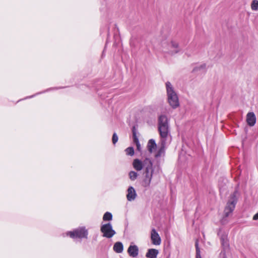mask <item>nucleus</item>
Instances as JSON below:
<instances>
[{"instance_id":"1","label":"nucleus","mask_w":258,"mask_h":258,"mask_svg":"<svg viewBox=\"0 0 258 258\" xmlns=\"http://www.w3.org/2000/svg\"><path fill=\"white\" fill-rule=\"evenodd\" d=\"M167 101L172 108H176L179 106V100L177 92L173 85L169 81L165 83Z\"/></svg>"},{"instance_id":"2","label":"nucleus","mask_w":258,"mask_h":258,"mask_svg":"<svg viewBox=\"0 0 258 258\" xmlns=\"http://www.w3.org/2000/svg\"><path fill=\"white\" fill-rule=\"evenodd\" d=\"M158 129L160 138H168L170 131L168 119L166 115L161 114L159 116Z\"/></svg>"},{"instance_id":"3","label":"nucleus","mask_w":258,"mask_h":258,"mask_svg":"<svg viewBox=\"0 0 258 258\" xmlns=\"http://www.w3.org/2000/svg\"><path fill=\"white\" fill-rule=\"evenodd\" d=\"M144 168L145 169V177L143 180V184L144 186H148L151 183L154 171L153 163L150 159L146 158L145 159Z\"/></svg>"},{"instance_id":"4","label":"nucleus","mask_w":258,"mask_h":258,"mask_svg":"<svg viewBox=\"0 0 258 258\" xmlns=\"http://www.w3.org/2000/svg\"><path fill=\"white\" fill-rule=\"evenodd\" d=\"M237 191L235 190L232 194L230 195V199L227 202L224 211V218L228 217L234 210L235 205L237 202ZM224 219H222V223H224Z\"/></svg>"},{"instance_id":"5","label":"nucleus","mask_w":258,"mask_h":258,"mask_svg":"<svg viewBox=\"0 0 258 258\" xmlns=\"http://www.w3.org/2000/svg\"><path fill=\"white\" fill-rule=\"evenodd\" d=\"M220 237L223 250L220 253V258H226V252L228 251L229 244L226 234L222 233L220 230L218 233Z\"/></svg>"},{"instance_id":"6","label":"nucleus","mask_w":258,"mask_h":258,"mask_svg":"<svg viewBox=\"0 0 258 258\" xmlns=\"http://www.w3.org/2000/svg\"><path fill=\"white\" fill-rule=\"evenodd\" d=\"M100 231L103 233V236L107 238H111L116 233L110 223L101 225Z\"/></svg>"},{"instance_id":"7","label":"nucleus","mask_w":258,"mask_h":258,"mask_svg":"<svg viewBox=\"0 0 258 258\" xmlns=\"http://www.w3.org/2000/svg\"><path fill=\"white\" fill-rule=\"evenodd\" d=\"M68 235H69L71 238H87V236L88 235L87 230H86L84 228H80L77 229L73 231H70L68 233Z\"/></svg>"},{"instance_id":"8","label":"nucleus","mask_w":258,"mask_h":258,"mask_svg":"<svg viewBox=\"0 0 258 258\" xmlns=\"http://www.w3.org/2000/svg\"><path fill=\"white\" fill-rule=\"evenodd\" d=\"M166 140L167 138H160L159 143L160 147L155 156L156 158H159L161 156H164Z\"/></svg>"},{"instance_id":"9","label":"nucleus","mask_w":258,"mask_h":258,"mask_svg":"<svg viewBox=\"0 0 258 258\" xmlns=\"http://www.w3.org/2000/svg\"><path fill=\"white\" fill-rule=\"evenodd\" d=\"M151 238L152 243L154 245H160L161 243V238L155 229L151 231Z\"/></svg>"},{"instance_id":"10","label":"nucleus","mask_w":258,"mask_h":258,"mask_svg":"<svg viewBox=\"0 0 258 258\" xmlns=\"http://www.w3.org/2000/svg\"><path fill=\"white\" fill-rule=\"evenodd\" d=\"M139 251V248L136 245H131L127 249L129 255L133 257H136L138 255Z\"/></svg>"},{"instance_id":"11","label":"nucleus","mask_w":258,"mask_h":258,"mask_svg":"<svg viewBox=\"0 0 258 258\" xmlns=\"http://www.w3.org/2000/svg\"><path fill=\"white\" fill-rule=\"evenodd\" d=\"M145 160L142 162L138 159H135L133 162L134 168L137 171H141L144 168Z\"/></svg>"},{"instance_id":"12","label":"nucleus","mask_w":258,"mask_h":258,"mask_svg":"<svg viewBox=\"0 0 258 258\" xmlns=\"http://www.w3.org/2000/svg\"><path fill=\"white\" fill-rule=\"evenodd\" d=\"M137 196L136 192L133 186H130L127 189V194L126 198L128 201H132L134 200Z\"/></svg>"},{"instance_id":"13","label":"nucleus","mask_w":258,"mask_h":258,"mask_svg":"<svg viewBox=\"0 0 258 258\" xmlns=\"http://www.w3.org/2000/svg\"><path fill=\"white\" fill-rule=\"evenodd\" d=\"M246 122L250 126H253L256 120V118L254 114H247Z\"/></svg>"},{"instance_id":"14","label":"nucleus","mask_w":258,"mask_h":258,"mask_svg":"<svg viewBox=\"0 0 258 258\" xmlns=\"http://www.w3.org/2000/svg\"><path fill=\"white\" fill-rule=\"evenodd\" d=\"M171 49L169 50V53L171 54H174L179 52L180 49L178 48V44L175 41H171L170 44Z\"/></svg>"},{"instance_id":"15","label":"nucleus","mask_w":258,"mask_h":258,"mask_svg":"<svg viewBox=\"0 0 258 258\" xmlns=\"http://www.w3.org/2000/svg\"><path fill=\"white\" fill-rule=\"evenodd\" d=\"M159 253L157 249L151 248L149 249L146 254V256L148 258H156Z\"/></svg>"},{"instance_id":"16","label":"nucleus","mask_w":258,"mask_h":258,"mask_svg":"<svg viewBox=\"0 0 258 258\" xmlns=\"http://www.w3.org/2000/svg\"><path fill=\"white\" fill-rule=\"evenodd\" d=\"M113 249L116 253H121L123 251V245L121 242H116L114 244Z\"/></svg>"},{"instance_id":"17","label":"nucleus","mask_w":258,"mask_h":258,"mask_svg":"<svg viewBox=\"0 0 258 258\" xmlns=\"http://www.w3.org/2000/svg\"><path fill=\"white\" fill-rule=\"evenodd\" d=\"M157 145L155 143V141L153 139H150L147 145V148L149 152L150 153H152L153 152V150L156 148Z\"/></svg>"},{"instance_id":"18","label":"nucleus","mask_w":258,"mask_h":258,"mask_svg":"<svg viewBox=\"0 0 258 258\" xmlns=\"http://www.w3.org/2000/svg\"><path fill=\"white\" fill-rule=\"evenodd\" d=\"M60 88H50L49 89H47L42 92H38L33 95H32V96H28L25 99H27V98H31L34 96H36V95H39V94H42V93H45V92H48L49 91H51V90H57V89H59Z\"/></svg>"},{"instance_id":"19","label":"nucleus","mask_w":258,"mask_h":258,"mask_svg":"<svg viewBox=\"0 0 258 258\" xmlns=\"http://www.w3.org/2000/svg\"><path fill=\"white\" fill-rule=\"evenodd\" d=\"M250 6L252 11H258V0H252Z\"/></svg>"},{"instance_id":"20","label":"nucleus","mask_w":258,"mask_h":258,"mask_svg":"<svg viewBox=\"0 0 258 258\" xmlns=\"http://www.w3.org/2000/svg\"><path fill=\"white\" fill-rule=\"evenodd\" d=\"M112 219V215L111 213L107 212H106L103 217V220L104 221H110Z\"/></svg>"},{"instance_id":"21","label":"nucleus","mask_w":258,"mask_h":258,"mask_svg":"<svg viewBox=\"0 0 258 258\" xmlns=\"http://www.w3.org/2000/svg\"><path fill=\"white\" fill-rule=\"evenodd\" d=\"M126 154L129 156H133L135 153L134 149L132 147H130L126 148L125 150Z\"/></svg>"},{"instance_id":"22","label":"nucleus","mask_w":258,"mask_h":258,"mask_svg":"<svg viewBox=\"0 0 258 258\" xmlns=\"http://www.w3.org/2000/svg\"><path fill=\"white\" fill-rule=\"evenodd\" d=\"M128 175L132 180H135L138 177V173L134 171H130Z\"/></svg>"},{"instance_id":"23","label":"nucleus","mask_w":258,"mask_h":258,"mask_svg":"<svg viewBox=\"0 0 258 258\" xmlns=\"http://www.w3.org/2000/svg\"><path fill=\"white\" fill-rule=\"evenodd\" d=\"M206 65L205 63L202 64L200 66H197L194 69V71H198L200 70H204L205 71L206 70Z\"/></svg>"},{"instance_id":"24","label":"nucleus","mask_w":258,"mask_h":258,"mask_svg":"<svg viewBox=\"0 0 258 258\" xmlns=\"http://www.w3.org/2000/svg\"><path fill=\"white\" fill-rule=\"evenodd\" d=\"M196 258H202L200 254V248L198 246V242L196 243Z\"/></svg>"},{"instance_id":"25","label":"nucleus","mask_w":258,"mask_h":258,"mask_svg":"<svg viewBox=\"0 0 258 258\" xmlns=\"http://www.w3.org/2000/svg\"><path fill=\"white\" fill-rule=\"evenodd\" d=\"M118 136L117 135V134L114 133L113 134V136H112V143L115 145L117 142L118 141Z\"/></svg>"},{"instance_id":"26","label":"nucleus","mask_w":258,"mask_h":258,"mask_svg":"<svg viewBox=\"0 0 258 258\" xmlns=\"http://www.w3.org/2000/svg\"><path fill=\"white\" fill-rule=\"evenodd\" d=\"M134 141V142L136 144V146H137V150L139 151H141V145L140 144V143H139V139H135L134 140H133Z\"/></svg>"},{"instance_id":"27","label":"nucleus","mask_w":258,"mask_h":258,"mask_svg":"<svg viewBox=\"0 0 258 258\" xmlns=\"http://www.w3.org/2000/svg\"><path fill=\"white\" fill-rule=\"evenodd\" d=\"M132 132H133V140L135 139H138L137 136V130L135 126H134L132 128Z\"/></svg>"},{"instance_id":"28","label":"nucleus","mask_w":258,"mask_h":258,"mask_svg":"<svg viewBox=\"0 0 258 258\" xmlns=\"http://www.w3.org/2000/svg\"><path fill=\"white\" fill-rule=\"evenodd\" d=\"M253 220H258V213H257L256 214L254 215L253 217Z\"/></svg>"},{"instance_id":"29","label":"nucleus","mask_w":258,"mask_h":258,"mask_svg":"<svg viewBox=\"0 0 258 258\" xmlns=\"http://www.w3.org/2000/svg\"><path fill=\"white\" fill-rule=\"evenodd\" d=\"M148 108H150V106L147 107V109Z\"/></svg>"}]
</instances>
